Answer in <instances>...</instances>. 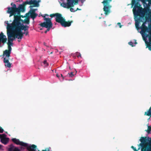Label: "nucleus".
Segmentation results:
<instances>
[{
    "label": "nucleus",
    "instance_id": "obj_33",
    "mask_svg": "<svg viewBox=\"0 0 151 151\" xmlns=\"http://www.w3.org/2000/svg\"><path fill=\"white\" fill-rule=\"evenodd\" d=\"M4 146L1 145L0 144V150H4L3 147Z\"/></svg>",
    "mask_w": 151,
    "mask_h": 151
},
{
    "label": "nucleus",
    "instance_id": "obj_25",
    "mask_svg": "<svg viewBox=\"0 0 151 151\" xmlns=\"http://www.w3.org/2000/svg\"><path fill=\"white\" fill-rule=\"evenodd\" d=\"M145 131L147 132L148 134H150L151 133V127L149 126H148L147 129V130H146Z\"/></svg>",
    "mask_w": 151,
    "mask_h": 151
},
{
    "label": "nucleus",
    "instance_id": "obj_11",
    "mask_svg": "<svg viewBox=\"0 0 151 151\" xmlns=\"http://www.w3.org/2000/svg\"><path fill=\"white\" fill-rule=\"evenodd\" d=\"M7 40L6 36L1 32L0 34V47H1V42L3 44H4L6 42Z\"/></svg>",
    "mask_w": 151,
    "mask_h": 151
},
{
    "label": "nucleus",
    "instance_id": "obj_15",
    "mask_svg": "<svg viewBox=\"0 0 151 151\" xmlns=\"http://www.w3.org/2000/svg\"><path fill=\"white\" fill-rule=\"evenodd\" d=\"M36 10V9H31L30 11V17L33 20H34L38 15L35 12Z\"/></svg>",
    "mask_w": 151,
    "mask_h": 151
},
{
    "label": "nucleus",
    "instance_id": "obj_32",
    "mask_svg": "<svg viewBox=\"0 0 151 151\" xmlns=\"http://www.w3.org/2000/svg\"><path fill=\"white\" fill-rule=\"evenodd\" d=\"M4 130L2 128V127H0V133H3L4 132Z\"/></svg>",
    "mask_w": 151,
    "mask_h": 151
},
{
    "label": "nucleus",
    "instance_id": "obj_41",
    "mask_svg": "<svg viewBox=\"0 0 151 151\" xmlns=\"http://www.w3.org/2000/svg\"><path fill=\"white\" fill-rule=\"evenodd\" d=\"M56 76L58 77V78H59L60 76L58 74H56Z\"/></svg>",
    "mask_w": 151,
    "mask_h": 151
},
{
    "label": "nucleus",
    "instance_id": "obj_22",
    "mask_svg": "<svg viewBox=\"0 0 151 151\" xmlns=\"http://www.w3.org/2000/svg\"><path fill=\"white\" fill-rule=\"evenodd\" d=\"M149 11V9L148 8H146L142 10V12H141V14L143 16L145 13H147V12Z\"/></svg>",
    "mask_w": 151,
    "mask_h": 151
},
{
    "label": "nucleus",
    "instance_id": "obj_36",
    "mask_svg": "<svg viewBox=\"0 0 151 151\" xmlns=\"http://www.w3.org/2000/svg\"><path fill=\"white\" fill-rule=\"evenodd\" d=\"M73 0L75 2V4H76H76L78 3V0Z\"/></svg>",
    "mask_w": 151,
    "mask_h": 151
},
{
    "label": "nucleus",
    "instance_id": "obj_3",
    "mask_svg": "<svg viewBox=\"0 0 151 151\" xmlns=\"http://www.w3.org/2000/svg\"><path fill=\"white\" fill-rule=\"evenodd\" d=\"M20 21H22V20L20 17L18 16L14 15V18L12 23L10 24L11 25H10V27H16V28H19L22 30H24V31L28 30L29 26L22 25L20 22Z\"/></svg>",
    "mask_w": 151,
    "mask_h": 151
},
{
    "label": "nucleus",
    "instance_id": "obj_19",
    "mask_svg": "<svg viewBox=\"0 0 151 151\" xmlns=\"http://www.w3.org/2000/svg\"><path fill=\"white\" fill-rule=\"evenodd\" d=\"M148 37V38L149 42H148L147 41H146L145 43L147 47L151 51V35H150V37Z\"/></svg>",
    "mask_w": 151,
    "mask_h": 151
},
{
    "label": "nucleus",
    "instance_id": "obj_44",
    "mask_svg": "<svg viewBox=\"0 0 151 151\" xmlns=\"http://www.w3.org/2000/svg\"><path fill=\"white\" fill-rule=\"evenodd\" d=\"M149 110L151 111V106L150 107Z\"/></svg>",
    "mask_w": 151,
    "mask_h": 151
},
{
    "label": "nucleus",
    "instance_id": "obj_4",
    "mask_svg": "<svg viewBox=\"0 0 151 151\" xmlns=\"http://www.w3.org/2000/svg\"><path fill=\"white\" fill-rule=\"evenodd\" d=\"M6 24H7V29H9V30L12 31L13 33L14 36L15 37L14 38H17L18 39L21 40L23 37V35L24 34V32H22V30L16 28V27H10V24L8 23V21H7Z\"/></svg>",
    "mask_w": 151,
    "mask_h": 151
},
{
    "label": "nucleus",
    "instance_id": "obj_18",
    "mask_svg": "<svg viewBox=\"0 0 151 151\" xmlns=\"http://www.w3.org/2000/svg\"><path fill=\"white\" fill-rule=\"evenodd\" d=\"M9 59H7L5 58L4 59V62L5 63V65L6 67L10 68L12 63H10L9 61Z\"/></svg>",
    "mask_w": 151,
    "mask_h": 151
},
{
    "label": "nucleus",
    "instance_id": "obj_43",
    "mask_svg": "<svg viewBox=\"0 0 151 151\" xmlns=\"http://www.w3.org/2000/svg\"><path fill=\"white\" fill-rule=\"evenodd\" d=\"M60 75H61V77H62L63 78V80L64 79V77L62 75V74H60Z\"/></svg>",
    "mask_w": 151,
    "mask_h": 151
},
{
    "label": "nucleus",
    "instance_id": "obj_16",
    "mask_svg": "<svg viewBox=\"0 0 151 151\" xmlns=\"http://www.w3.org/2000/svg\"><path fill=\"white\" fill-rule=\"evenodd\" d=\"M141 29L143 33L145 34L146 32L149 33V29L145 26L144 23L142 24Z\"/></svg>",
    "mask_w": 151,
    "mask_h": 151
},
{
    "label": "nucleus",
    "instance_id": "obj_31",
    "mask_svg": "<svg viewBox=\"0 0 151 151\" xmlns=\"http://www.w3.org/2000/svg\"><path fill=\"white\" fill-rule=\"evenodd\" d=\"M128 44L129 45H131L132 47L134 46L133 43L132 42H129Z\"/></svg>",
    "mask_w": 151,
    "mask_h": 151
},
{
    "label": "nucleus",
    "instance_id": "obj_17",
    "mask_svg": "<svg viewBox=\"0 0 151 151\" xmlns=\"http://www.w3.org/2000/svg\"><path fill=\"white\" fill-rule=\"evenodd\" d=\"M25 147L27 148V149L28 151H36L37 146L35 145H32L31 146H28L27 144V146Z\"/></svg>",
    "mask_w": 151,
    "mask_h": 151
},
{
    "label": "nucleus",
    "instance_id": "obj_45",
    "mask_svg": "<svg viewBox=\"0 0 151 151\" xmlns=\"http://www.w3.org/2000/svg\"><path fill=\"white\" fill-rule=\"evenodd\" d=\"M145 19H146V20H147L148 19V18L147 17H146Z\"/></svg>",
    "mask_w": 151,
    "mask_h": 151
},
{
    "label": "nucleus",
    "instance_id": "obj_35",
    "mask_svg": "<svg viewBox=\"0 0 151 151\" xmlns=\"http://www.w3.org/2000/svg\"><path fill=\"white\" fill-rule=\"evenodd\" d=\"M135 24L136 27L137 28H138L139 26V24L138 23H136Z\"/></svg>",
    "mask_w": 151,
    "mask_h": 151
},
{
    "label": "nucleus",
    "instance_id": "obj_6",
    "mask_svg": "<svg viewBox=\"0 0 151 151\" xmlns=\"http://www.w3.org/2000/svg\"><path fill=\"white\" fill-rule=\"evenodd\" d=\"M73 22L72 21H66L65 18L62 15L57 22L60 23L63 27H65L70 26Z\"/></svg>",
    "mask_w": 151,
    "mask_h": 151
},
{
    "label": "nucleus",
    "instance_id": "obj_10",
    "mask_svg": "<svg viewBox=\"0 0 151 151\" xmlns=\"http://www.w3.org/2000/svg\"><path fill=\"white\" fill-rule=\"evenodd\" d=\"M12 140L13 142L17 145H19L23 147H27V143L21 142L19 139H17L16 138H12Z\"/></svg>",
    "mask_w": 151,
    "mask_h": 151
},
{
    "label": "nucleus",
    "instance_id": "obj_47",
    "mask_svg": "<svg viewBox=\"0 0 151 151\" xmlns=\"http://www.w3.org/2000/svg\"><path fill=\"white\" fill-rule=\"evenodd\" d=\"M80 10V9H79L78 8H77V9L76 10Z\"/></svg>",
    "mask_w": 151,
    "mask_h": 151
},
{
    "label": "nucleus",
    "instance_id": "obj_9",
    "mask_svg": "<svg viewBox=\"0 0 151 151\" xmlns=\"http://www.w3.org/2000/svg\"><path fill=\"white\" fill-rule=\"evenodd\" d=\"M6 135L4 134H0L1 142L5 145L8 143L9 140V138L8 137H6Z\"/></svg>",
    "mask_w": 151,
    "mask_h": 151
},
{
    "label": "nucleus",
    "instance_id": "obj_8",
    "mask_svg": "<svg viewBox=\"0 0 151 151\" xmlns=\"http://www.w3.org/2000/svg\"><path fill=\"white\" fill-rule=\"evenodd\" d=\"M7 34L8 38L7 44L8 46L9 45L11 46V45H12L13 44L12 42L15 37L14 36L13 33L12 32V31L9 30L8 29H7Z\"/></svg>",
    "mask_w": 151,
    "mask_h": 151
},
{
    "label": "nucleus",
    "instance_id": "obj_27",
    "mask_svg": "<svg viewBox=\"0 0 151 151\" xmlns=\"http://www.w3.org/2000/svg\"><path fill=\"white\" fill-rule=\"evenodd\" d=\"M68 74L69 75L70 77H72L74 76V74H73V72L68 73Z\"/></svg>",
    "mask_w": 151,
    "mask_h": 151
},
{
    "label": "nucleus",
    "instance_id": "obj_1",
    "mask_svg": "<svg viewBox=\"0 0 151 151\" xmlns=\"http://www.w3.org/2000/svg\"><path fill=\"white\" fill-rule=\"evenodd\" d=\"M140 143L138 144V148L137 150L133 146L131 147L134 151H138L141 149V151H151V138L148 136L141 137L139 139Z\"/></svg>",
    "mask_w": 151,
    "mask_h": 151
},
{
    "label": "nucleus",
    "instance_id": "obj_39",
    "mask_svg": "<svg viewBox=\"0 0 151 151\" xmlns=\"http://www.w3.org/2000/svg\"><path fill=\"white\" fill-rule=\"evenodd\" d=\"M119 25V27L120 28H121V27H122V25L121 24V23H120V22H118V23H117Z\"/></svg>",
    "mask_w": 151,
    "mask_h": 151
},
{
    "label": "nucleus",
    "instance_id": "obj_12",
    "mask_svg": "<svg viewBox=\"0 0 151 151\" xmlns=\"http://www.w3.org/2000/svg\"><path fill=\"white\" fill-rule=\"evenodd\" d=\"M62 14L59 13H56L55 14H51L50 15V16L51 17H55V20L56 22H58L59 19L62 16Z\"/></svg>",
    "mask_w": 151,
    "mask_h": 151
},
{
    "label": "nucleus",
    "instance_id": "obj_48",
    "mask_svg": "<svg viewBox=\"0 0 151 151\" xmlns=\"http://www.w3.org/2000/svg\"><path fill=\"white\" fill-rule=\"evenodd\" d=\"M137 44V42H135V44Z\"/></svg>",
    "mask_w": 151,
    "mask_h": 151
},
{
    "label": "nucleus",
    "instance_id": "obj_29",
    "mask_svg": "<svg viewBox=\"0 0 151 151\" xmlns=\"http://www.w3.org/2000/svg\"><path fill=\"white\" fill-rule=\"evenodd\" d=\"M24 34L26 36H27L29 35V32L28 31V30L27 31H24Z\"/></svg>",
    "mask_w": 151,
    "mask_h": 151
},
{
    "label": "nucleus",
    "instance_id": "obj_40",
    "mask_svg": "<svg viewBox=\"0 0 151 151\" xmlns=\"http://www.w3.org/2000/svg\"><path fill=\"white\" fill-rule=\"evenodd\" d=\"M149 3L151 4V0H147Z\"/></svg>",
    "mask_w": 151,
    "mask_h": 151
},
{
    "label": "nucleus",
    "instance_id": "obj_37",
    "mask_svg": "<svg viewBox=\"0 0 151 151\" xmlns=\"http://www.w3.org/2000/svg\"><path fill=\"white\" fill-rule=\"evenodd\" d=\"M70 10L71 12H73L74 11V9L72 8H70Z\"/></svg>",
    "mask_w": 151,
    "mask_h": 151
},
{
    "label": "nucleus",
    "instance_id": "obj_7",
    "mask_svg": "<svg viewBox=\"0 0 151 151\" xmlns=\"http://www.w3.org/2000/svg\"><path fill=\"white\" fill-rule=\"evenodd\" d=\"M111 0H104L102 2L104 4V7L103 8L104 11V13L106 15H108L110 13V8L111 6L109 5V2L111 1Z\"/></svg>",
    "mask_w": 151,
    "mask_h": 151
},
{
    "label": "nucleus",
    "instance_id": "obj_2",
    "mask_svg": "<svg viewBox=\"0 0 151 151\" xmlns=\"http://www.w3.org/2000/svg\"><path fill=\"white\" fill-rule=\"evenodd\" d=\"M24 3L23 4H20L19 7L17 8L15 4H14L13 7H7L8 10L7 11V13L10 14L9 17L14 15V19L15 16H19L21 18V16L20 15V12H24L25 11L24 6Z\"/></svg>",
    "mask_w": 151,
    "mask_h": 151
},
{
    "label": "nucleus",
    "instance_id": "obj_30",
    "mask_svg": "<svg viewBox=\"0 0 151 151\" xmlns=\"http://www.w3.org/2000/svg\"><path fill=\"white\" fill-rule=\"evenodd\" d=\"M43 63L45 65H46L47 66H48V65H49V64L48 63H47V61L46 60H45L44 61H43Z\"/></svg>",
    "mask_w": 151,
    "mask_h": 151
},
{
    "label": "nucleus",
    "instance_id": "obj_38",
    "mask_svg": "<svg viewBox=\"0 0 151 151\" xmlns=\"http://www.w3.org/2000/svg\"><path fill=\"white\" fill-rule=\"evenodd\" d=\"M76 53L77 54H79V55H78V58H79V57H81V55L80 54V53H79L78 52H76Z\"/></svg>",
    "mask_w": 151,
    "mask_h": 151
},
{
    "label": "nucleus",
    "instance_id": "obj_50",
    "mask_svg": "<svg viewBox=\"0 0 151 151\" xmlns=\"http://www.w3.org/2000/svg\"><path fill=\"white\" fill-rule=\"evenodd\" d=\"M20 40H18V41L19 42H20Z\"/></svg>",
    "mask_w": 151,
    "mask_h": 151
},
{
    "label": "nucleus",
    "instance_id": "obj_34",
    "mask_svg": "<svg viewBox=\"0 0 151 151\" xmlns=\"http://www.w3.org/2000/svg\"><path fill=\"white\" fill-rule=\"evenodd\" d=\"M50 148H47L44 150H42V151H50Z\"/></svg>",
    "mask_w": 151,
    "mask_h": 151
},
{
    "label": "nucleus",
    "instance_id": "obj_20",
    "mask_svg": "<svg viewBox=\"0 0 151 151\" xmlns=\"http://www.w3.org/2000/svg\"><path fill=\"white\" fill-rule=\"evenodd\" d=\"M40 1V0H39L38 1H37L36 0H34L33 4V6H30V7L31 8L32 7H38L39 6V3Z\"/></svg>",
    "mask_w": 151,
    "mask_h": 151
},
{
    "label": "nucleus",
    "instance_id": "obj_46",
    "mask_svg": "<svg viewBox=\"0 0 151 151\" xmlns=\"http://www.w3.org/2000/svg\"><path fill=\"white\" fill-rule=\"evenodd\" d=\"M46 43H45L44 42V45H46Z\"/></svg>",
    "mask_w": 151,
    "mask_h": 151
},
{
    "label": "nucleus",
    "instance_id": "obj_14",
    "mask_svg": "<svg viewBox=\"0 0 151 151\" xmlns=\"http://www.w3.org/2000/svg\"><path fill=\"white\" fill-rule=\"evenodd\" d=\"M8 151H21L18 147H15L12 144L9 145Z\"/></svg>",
    "mask_w": 151,
    "mask_h": 151
},
{
    "label": "nucleus",
    "instance_id": "obj_26",
    "mask_svg": "<svg viewBox=\"0 0 151 151\" xmlns=\"http://www.w3.org/2000/svg\"><path fill=\"white\" fill-rule=\"evenodd\" d=\"M24 23L27 24H29V19H26L24 20Z\"/></svg>",
    "mask_w": 151,
    "mask_h": 151
},
{
    "label": "nucleus",
    "instance_id": "obj_24",
    "mask_svg": "<svg viewBox=\"0 0 151 151\" xmlns=\"http://www.w3.org/2000/svg\"><path fill=\"white\" fill-rule=\"evenodd\" d=\"M33 2H34V1H32V0H31L29 1H27L24 3V5H26L27 4H29V5L33 4Z\"/></svg>",
    "mask_w": 151,
    "mask_h": 151
},
{
    "label": "nucleus",
    "instance_id": "obj_21",
    "mask_svg": "<svg viewBox=\"0 0 151 151\" xmlns=\"http://www.w3.org/2000/svg\"><path fill=\"white\" fill-rule=\"evenodd\" d=\"M11 53V52L9 51V50H6L4 51L3 52V55H6V56L9 58L10 56V55Z\"/></svg>",
    "mask_w": 151,
    "mask_h": 151
},
{
    "label": "nucleus",
    "instance_id": "obj_49",
    "mask_svg": "<svg viewBox=\"0 0 151 151\" xmlns=\"http://www.w3.org/2000/svg\"><path fill=\"white\" fill-rule=\"evenodd\" d=\"M104 24H105L106 23V21H104Z\"/></svg>",
    "mask_w": 151,
    "mask_h": 151
},
{
    "label": "nucleus",
    "instance_id": "obj_28",
    "mask_svg": "<svg viewBox=\"0 0 151 151\" xmlns=\"http://www.w3.org/2000/svg\"><path fill=\"white\" fill-rule=\"evenodd\" d=\"M8 49L7 50H9V51L11 52V50H12V48L11 46H10L9 45L8 46Z\"/></svg>",
    "mask_w": 151,
    "mask_h": 151
},
{
    "label": "nucleus",
    "instance_id": "obj_5",
    "mask_svg": "<svg viewBox=\"0 0 151 151\" xmlns=\"http://www.w3.org/2000/svg\"><path fill=\"white\" fill-rule=\"evenodd\" d=\"M41 16L44 17V20L46 21V22H43L40 24V25L42 27L47 28V30L45 32V33H46L47 32L50 31V28L52 27V23L50 19L45 17L46 16H49L48 14H45L44 16L42 15Z\"/></svg>",
    "mask_w": 151,
    "mask_h": 151
},
{
    "label": "nucleus",
    "instance_id": "obj_23",
    "mask_svg": "<svg viewBox=\"0 0 151 151\" xmlns=\"http://www.w3.org/2000/svg\"><path fill=\"white\" fill-rule=\"evenodd\" d=\"M145 115L151 117V111L148 110L147 111L145 112Z\"/></svg>",
    "mask_w": 151,
    "mask_h": 151
},
{
    "label": "nucleus",
    "instance_id": "obj_13",
    "mask_svg": "<svg viewBox=\"0 0 151 151\" xmlns=\"http://www.w3.org/2000/svg\"><path fill=\"white\" fill-rule=\"evenodd\" d=\"M74 2L73 1H71V0H68V3H63V6L65 8H69L72 5H73L72 6H73V4Z\"/></svg>",
    "mask_w": 151,
    "mask_h": 151
},
{
    "label": "nucleus",
    "instance_id": "obj_42",
    "mask_svg": "<svg viewBox=\"0 0 151 151\" xmlns=\"http://www.w3.org/2000/svg\"><path fill=\"white\" fill-rule=\"evenodd\" d=\"M14 4H13V3H12L11 4V6H13L12 7H13V6H14Z\"/></svg>",
    "mask_w": 151,
    "mask_h": 151
}]
</instances>
